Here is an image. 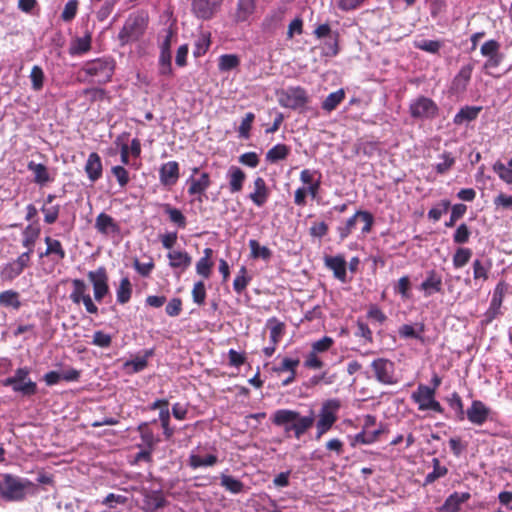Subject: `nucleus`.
<instances>
[{
  "label": "nucleus",
  "mask_w": 512,
  "mask_h": 512,
  "mask_svg": "<svg viewBox=\"0 0 512 512\" xmlns=\"http://www.w3.org/2000/svg\"><path fill=\"white\" fill-rule=\"evenodd\" d=\"M159 178L164 186H173L179 179V164L176 161L164 163L159 170Z\"/></svg>",
  "instance_id": "obj_19"
},
{
  "label": "nucleus",
  "mask_w": 512,
  "mask_h": 512,
  "mask_svg": "<svg viewBox=\"0 0 512 512\" xmlns=\"http://www.w3.org/2000/svg\"><path fill=\"white\" fill-rule=\"evenodd\" d=\"M132 294V285L127 277L121 279L120 284L116 290L117 302L120 304L127 303Z\"/></svg>",
  "instance_id": "obj_39"
},
{
  "label": "nucleus",
  "mask_w": 512,
  "mask_h": 512,
  "mask_svg": "<svg viewBox=\"0 0 512 512\" xmlns=\"http://www.w3.org/2000/svg\"><path fill=\"white\" fill-rule=\"evenodd\" d=\"M267 326L270 329V341L277 345L284 334V324L276 319H270L267 322Z\"/></svg>",
  "instance_id": "obj_43"
},
{
  "label": "nucleus",
  "mask_w": 512,
  "mask_h": 512,
  "mask_svg": "<svg viewBox=\"0 0 512 512\" xmlns=\"http://www.w3.org/2000/svg\"><path fill=\"white\" fill-rule=\"evenodd\" d=\"M278 101L282 107L299 109L308 103L309 97L303 88L290 87L278 93Z\"/></svg>",
  "instance_id": "obj_9"
},
{
  "label": "nucleus",
  "mask_w": 512,
  "mask_h": 512,
  "mask_svg": "<svg viewBox=\"0 0 512 512\" xmlns=\"http://www.w3.org/2000/svg\"><path fill=\"white\" fill-rule=\"evenodd\" d=\"M146 28L145 19L141 16H130L124 23L118 38L121 45L137 41Z\"/></svg>",
  "instance_id": "obj_4"
},
{
  "label": "nucleus",
  "mask_w": 512,
  "mask_h": 512,
  "mask_svg": "<svg viewBox=\"0 0 512 512\" xmlns=\"http://www.w3.org/2000/svg\"><path fill=\"white\" fill-rule=\"evenodd\" d=\"M96 230L105 236H113L120 233L119 224L108 214L100 213L95 221Z\"/></svg>",
  "instance_id": "obj_17"
},
{
  "label": "nucleus",
  "mask_w": 512,
  "mask_h": 512,
  "mask_svg": "<svg viewBox=\"0 0 512 512\" xmlns=\"http://www.w3.org/2000/svg\"><path fill=\"white\" fill-rule=\"evenodd\" d=\"M315 417L311 411L307 416H301L297 411L290 409H280L275 411L272 416V422L276 426L283 427L285 432H293L297 439L312 427Z\"/></svg>",
  "instance_id": "obj_1"
},
{
  "label": "nucleus",
  "mask_w": 512,
  "mask_h": 512,
  "mask_svg": "<svg viewBox=\"0 0 512 512\" xmlns=\"http://www.w3.org/2000/svg\"><path fill=\"white\" fill-rule=\"evenodd\" d=\"M470 498V494L454 492L444 502L440 508L441 512H458L460 506Z\"/></svg>",
  "instance_id": "obj_23"
},
{
  "label": "nucleus",
  "mask_w": 512,
  "mask_h": 512,
  "mask_svg": "<svg viewBox=\"0 0 512 512\" xmlns=\"http://www.w3.org/2000/svg\"><path fill=\"white\" fill-rule=\"evenodd\" d=\"M341 403L338 399H329L322 404L319 419L316 424V438L319 439L325 434L337 420V412Z\"/></svg>",
  "instance_id": "obj_3"
},
{
  "label": "nucleus",
  "mask_w": 512,
  "mask_h": 512,
  "mask_svg": "<svg viewBox=\"0 0 512 512\" xmlns=\"http://www.w3.org/2000/svg\"><path fill=\"white\" fill-rule=\"evenodd\" d=\"M165 505V499L160 493L152 492L146 494L143 500V510L145 512H156Z\"/></svg>",
  "instance_id": "obj_32"
},
{
  "label": "nucleus",
  "mask_w": 512,
  "mask_h": 512,
  "mask_svg": "<svg viewBox=\"0 0 512 512\" xmlns=\"http://www.w3.org/2000/svg\"><path fill=\"white\" fill-rule=\"evenodd\" d=\"M187 183L189 184L188 193L190 195L202 194L210 185L209 175L208 173L204 172L198 179L190 177L187 180Z\"/></svg>",
  "instance_id": "obj_28"
},
{
  "label": "nucleus",
  "mask_w": 512,
  "mask_h": 512,
  "mask_svg": "<svg viewBox=\"0 0 512 512\" xmlns=\"http://www.w3.org/2000/svg\"><path fill=\"white\" fill-rule=\"evenodd\" d=\"M471 256L472 251L469 248H458L453 256L454 267L457 269L462 268L469 262Z\"/></svg>",
  "instance_id": "obj_48"
},
{
  "label": "nucleus",
  "mask_w": 512,
  "mask_h": 512,
  "mask_svg": "<svg viewBox=\"0 0 512 512\" xmlns=\"http://www.w3.org/2000/svg\"><path fill=\"white\" fill-rule=\"evenodd\" d=\"M203 254V257H201L196 263V272L203 278L208 279L213 268V261L211 260L213 250L211 248H205Z\"/></svg>",
  "instance_id": "obj_26"
},
{
  "label": "nucleus",
  "mask_w": 512,
  "mask_h": 512,
  "mask_svg": "<svg viewBox=\"0 0 512 512\" xmlns=\"http://www.w3.org/2000/svg\"><path fill=\"white\" fill-rule=\"evenodd\" d=\"M112 337L109 334L104 333L103 331H96L93 335L92 343L95 346L101 348H107L111 345Z\"/></svg>",
  "instance_id": "obj_60"
},
{
  "label": "nucleus",
  "mask_w": 512,
  "mask_h": 512,
  "mask_svg": "<svg viewBox=\"0 0 512 512\" xmlns=\"http://www.w3.org/2000/svg\"><path fill=\"white\" fill-rule=\"evenodd\" d=\"M41 211L44 214V221L48 224H52L58 219L60 207H59V205H53V206L44 205L41 208Z\"/></svg>",
  "instance_id": "obj_58"
},
{
  "label": "nucleus",
  "mask_w": 512,
  "mask_h": 512,
  "mask_svg": "<svg viewBox=\"0 0 512 512\" xmlns=\"http://www.w3.org/2000/svg\"><path fill=\"white\" fill-rule=\"evenodd\" d=\"M470 230L466 224H461L455 231L453 235V240L455 243L464 244L468 242L470 237Z\"/></svg>",
  "instance_id": "obj_61"
},
{
  "label": "nucleus",
  "mask_w": 512,
  "mask_h": 512,
  "mask_svg": "<svg viewBox=\"0 0 512 512\" xmlns=\"http://www.w3.org/2000/svg\"><path fill=\"white\" fill-rule=\"evenodd\" d=\"M412 400L418 404L421 411L432 410L438 413L443 411L440 403L435 400L434 389L426 385L420 384L411 394Z\"/></svg>",
  "instance_id": "obj_6"
},
{
  "label": "nucleus",
  "mask_w": 512,
  "mask_h": 512,
  "mask_svg": "<svg viewBox=\"0 0 512 512\" xmlns=\"http://www.w3.org/2000/svg\"><path fill=\"white\" fill-rule=\"evenodd\" d=\"M358 222H362L361 232L367 234L371 231L373 225V216L367 211H357L350 217L343 226L338 227V233L341 239L347 238L356 228Z\"/></svg>",
  "instance_id": "obj_8"
},
{
  "label": "nucleus",
  "mask_w": 512,
  "mask_h": 512,
  "mask_svg": "<svg viewBox=\"0 0 512 512\" xmlns=\"http://www.w3.org/2000/svg\"><path fill=\"white\" fill-rule=\"evenodd\" d=\"M30 264L27 254H20L17 259L7 263L1 270V278L5 281H12L18 277Z\"/></svg>",
  "instance_id": "obj_14"
},
{
  "label": "nucleus",
  "mask_w": 512,
  "mask_h": 512,
  "mask_svg": "<svg viewBox=\"0 0 512 512\" xmlns=\"http://www.w3.org/2000/svg\"><path fill=\"white\" fill-rule=\"evenodd\" d=\"M326 266L334 272L335 277L344 279L346 276V261L342 256L326 257Z\"/></svg>",
  "instance_id": "obj_31"
},
{
  "label": "nucleus",
  "mask_w": 512,
  "mask_h": 512,
  "mask_svg": "<svg viewBox=\"0 0 512 512\" xmlns=\"http://www.w3.org/2000/svg\"><path fill=\"white\" fill-rule=\"evenodd\" d=\"M455 157L450 152H444L440 155V162L434 168L437 174H446L455 164Z\"/></svg>",
  "instance_id": "obj_42"
},
{
  "label": "nucleus",
  "mask_w": 512,
  "mask_h": 512,
  "mask_svg": "<svg viewBox=\"0 0 512 512\" xmlns=\"http://www.w3.org/2000/svg\"><path fill=\"white\" fill-rule=\"evenodd\" d=\"M269 197V189L262 177L254 180V190L249 194L250 200L258 207L263 206Z\"/></svg>",
  "instance_id": "obj_20"
},
{
  "label": "nucleus",
  "mask_w": 512,
  "mask_h": 512,
  "mask_svg": "<svg viewBox=\"0 0 512 512\" xmlns=\"http://www.w3.org/2000/svg\"><path fill=\"white\" fill-rule=\"evenodd\" d=\"M192 298L194 303L203 305L206 298V288L202 281H198L194 284L192 289Z\"/></svg>",
  "instance_id": "obj_55"
},
{
  "label": "nucleus",
  "mask_w": 512,
  "mask_h": 512,
  "mask_svg": "<svg viewBox=\"0 0 512 512\" xmlns=\"http://www.w3.org/2000/svg\"><path fill=\"white\" fill-rule=\"evenodd\" d=\"M83 71L92 77L97 78V82L106 83L110 81L114 72V63L109 59H96L88 62L83 67Z\"/></svg>",
  "instance_id": "obj_7"
},
{
  "label": "nucleus",
  "mask_w": 512,
  "mask_h": 512,
  "mask_svg": "<svg viewBox=\"0 0 512 512\" xmlns=\"http://www.w3.org/2000/svg\"><path fill=\"white\" fill-rule=\"evenodd\" d=\"M432 463L433 471L426 475L425 484L433 483L435 480L444 477L448 472V469L440 464L438 458H433Z\"/></svg>",
  "instance_id": "obj_46"
},
{
  "label": "nucleus",
  "mask_w": 512,
  "mask_h": 512,
  "mask_svg": "<svg viewBox=\"0 0 512 512\" xmlns=\"http://www.w3.org/2000/svg\"><path fill=\"white\" fill-rule=\"evenodd\" d=\"M229 189L231 193H237L242 190L246 179L245 173L237 166H231L228 170Z\"/></svg>",
  "instance_id": "obj_25"
},
{
  "label": "nucleus",
  "mask_w": 512,
  "mask_h": 512,
  "mask_svg": "<svg viewBox=\"0 0 512 512\" xmlns=\"http://www.w3.org/2000/svg\"><path fill=\"white\" fill-rule=\"evenodd\" d=\"M164 212L169 216L171 222L177 224L179 227L186 226V218L179 209L172 207L170 204L162 205Z\"/></svg>",
  "instance_id": "obj_44"
},
{
  "label": "nucleus",
  "mask_w": 512,
  "mask_h": 512,
  "mask_svg": "<svg viewBox=\"0 0 512 512\" xmlns=\"http://www.w3.org/2000/svg\"><path fill=\"white\" fill-rule=\"evenodd\" d=\"M222 0H193V13L201 19H209L217 11Z\"/></svg>",
  "instance_id": "obj_16"
},
{
  "label": "nucleus",
  "mask_w": 512,
  "mask_h": 512,
  "mask_svg": "<svg viewBox=\"0 0 512 512\" xmlns=\"http://www.w3.org/2000/svg\"><path fill=\"white\" fill-rule=\"evenodd\" d=\"M249 247L253 258H262L266 260L271 257V251L266 246H260L258 241L254 239L249 241Z\"/></svg>",
  "instance_id": "obj_51"
},
{
  "label": "nucleus",
  "mask_w": 512,
  "mask_h": 512,
  "mask_svg": "<svg viewBox=\"0 0 512 512\" xmlns=\"http://www.w3.org/2000/svg\"><path fill=\"white\" fill-rule=\"evenodd\" d=\"M437 111V105L427 97L421 96L410 104V113L414 118H433Z\"/></svg>",
  "instance_id": "obj_13"
},
{
  "label": "nucleus",
  "mask_w": 512,
  "mask_h": 512,
  "mask_svg": "<svg viewBox=\"0 0 512 512\" xmlns=\"http://www.w3.org/2000/svg\"><path fill=\"white\" fill-rule=\"evenodd\" d=\"M289 147L285 144H277L266 153V160L269 162H277L285 159L289 154Z\"/></svg>",
  "instance_id": "obj_41"
},
{
  "label": "nucleus",
  "mask_w": 512,
  "mask_h": 512,
  "mask_svg": "<svg viewBox=\"0 0 512 512\" xmlns=\"http://www.w3.org/2000/svg\"><path fill=\"white\" fill-rule=\"evenodd\" d=\"M47 248L44 253L40 255V257L43 256H49V255H56L59 260H63L66 257L65 250L62 247V244L59 240L53 239L49 236L45 237L44 239Z\"/></svg>",
  "instance_id": "obj_33"
},
{
  "label": "nucleus",
  "mask_w": 512,
  "mask_h": 512,
  "mask_svg": "<svg viewBox=\"0 0 512 512\" xmlns=\"http://www.w3.org/2000/svg\"><path fill=\"white\" fill-rule=\"evenodd\" d=\"M218 462V457L214 454L200 455L196 451H192L189 455V465L193 469L201 467H212Z\"/></svg>",
  "instance_id": "obj_27"
},
{
  "label": "nucleus",
  "mask_w": 512,
  "mask_h": 512,
  "mask_svg": "<svg viewBox=\"0 0 512 512\" xmlns=\"http://www.w3.org/2000/svg\"><path fill=\"white\" fill-rule=\"evenodd\" d=\"M240 65V58L235 54H224L219 57L218 68L221 72H228Z\"/></svg>",
  "instance_id": "obj_38"
},
{
  "label": "nucleus",
  "mask_w": 512,
  "mask_h": 512,
  "mask_svg": "<svg viewBox=\"0 0 512 512\" xmlns=\"http://www.w3.org/2000/svg\"><path fill=\"white\" fill-rule=\"evenodd\" d=\"M420 288L426 296L440 292L442 289V278L434 270L428 272L426 279L421 283Z\"/></svg>",
  "instance_id": "obj_24"
},
{
  "label": "nucleus",
  "mask_w": 512,
  "mask_h": 512,
  "mask_svg": "<svg viewBox=\"0 0 512 512\" xmlns=\"http://www.w3.org/2000/svg\"><path fill=\"white\" fill-rule=\"evenodd\" d=\"M73 290L70 294V299L75 304H80L81 302L84 304L86 311L91 314H96L98 312L97 306L94 304L91 296L86 293L87 285L81 279H74L72 281Z\"/></svg>",
  "instance_id": "obj_11"
},
{
  "label": "nucleus",
  "mask_w": 512,
  "mask_h": 512,
  "mask_svg": "<svg viewBox=\"0 0 512 512\" xmlns=\"http://www.w3.org/2000/svg\"><path fill=\"white\" fill-rule=\"evenodd\" d=\"M152 352H147L145 356L143 357H136L135 359L131 361H127L125 363V366L127 368H131L132 372H140L147 366V357L151 355Z\"/></svg>",
  "instance_id": "obj_59"
},
{
  "label": "nucleus",
  "mask_w": 512,
  "mask_h": 512,
  "mask_svg": "<svg viewBox=\"0 0 512 512\" xmlns=\"http://www.w3.org/2000/svg\"><path fill=\"white\" fill-rule=\"evenodd\" d=\"M39 235H40L39 226L32 225V224L26 226V228L22 232V236H23L22 245H23V247H25L27 249L26 252H24L23 254H27L29 260L31 259V255L34 252V246H35L37 239L39 238Z\"/></svg>",
  "instance_id": "obj_21"
},
{
  "label": "nucleus",
  "mask_w": 512,
  "mask_h": 512,
  "mask_svg": "<svg viewBox=\"0 0 512 512\" xmlns=\"http://www.w3.org/2000/svg\"><path fill=\"white\" fill-rule=\"evenodd\" d=\"M490 269H491V263L490 262L485 264L481 260L476 259L473 262V276H474V279L475 280H478V279L487 280L488 279V273H489Z\"/></svg>",
  "instance_id": "obj_49"
},
{
  "label": "nucleus",
  "mask_w": 512,
  "mask_h": 512,
  "mask_svg": "<svg viewBox=\"0 0 512 512\" xmlns=\"http://www.w3.org/2000/svg\"><path fill=\"white\" fill-rule=\"evenodd\" d=\"M27 168L34 174L35 183L42 186L52 181V178L50 177V174L45 165L30 161L27 165Z\"/></svg>",
  "instance_id": "obj_29"
},
{
  "label": "nucleus",
  "mask_w": 512,
  "mask_h": 512,
  "mask_svg": "<svg viewBox=\"0 0 512 512\" xmlns=\"http://www.w3.org/2000/svg\"><path fill=\"white\" fill-rule=\"evenodd\" d=\"M171 52L160 51L159 56V73L161 75H172Z\"/></svg>",
  "instance_id": "obj_52"
},
{
  "label": "nucleus",
  "mask_w": 512,
  "mask_h": 512,
  "mask_svg": "<svg viewBox=\"0 0 512 512\" xmlns=\"http://www.w3.org/2000/svg\"><path fill=\"white\" fill-rule=\"evenodd\" d=\"M85 172L92 182L97 181L102 176V162L96 152L89 154L85 164Z\"/></svg>",
  "instance_id": "obj_22"
},
{
  "label": "nucleus",
  "mask_w": 512,
  "mask_h": 512,
  "mask_svg": "<svg viewBox=\"0 0 512 512\" xmlns=\"http://www.w3.org/2000/svg\"><path fill=\"white\" fill-rule=\"evenodd\" d=\"M169 266L177 275L185 272L192 263V257L186 251L171 250L167 254Z\"/></svg>",
  "instance_id": "obj_15"
},
{
  "label": "nucleus",
  "mask_w": 512,
  "mask_h": 512,
  "mask_svg": "<svg viewBox=\"0 0 512 512\" xmlns=\"http://www.w3.org/2000/svg\"><path fill=\"white\" fill-rule=\"evenodd\" d=\"M29 369L19 368L12 377L3 381L5 386H11L13 391L23 395H33L36 393V383L29 379Z\"/></svg>",
  "instance_id": "obj_5"
},
{
  "label": "nucleus",
  "mask_w": 512,
  "mask_h": 512,
  "mask_svg": "<svg viewBox=\"0 0 512 512\" xmlns=\"http://www.w3.org/2000/svg\"><path fill=\"white\" fill-rule=\"evenodd\" d=\"M0 305L19 309L21 302L18 292L14 290H6L0 293Z\"/></svg>",
  "instance_id": "obj_40"
},
{
  "label": "nucleus",
  "mask_w": 512,
  "mask_h": 512,
  "mask_svg": "<svg viewBox=\"0 0 512 512\" xmlns=\"http://www.w3.org/2000/svg\"><path fill=\"white\" fill-rule=\"evenodd\" d=\"M6 479V502L23 501L27 495H33L37 492L36 485L28 479L20 478L12 474H5Z\"/></svg>",
  "instance_id": "obj_2"
},
{
  "label": "nucleus",
  "mask_w": 512,
  "mask_h": 512,
  "mask_svg": "<svg viewBox=\"0 0 512 512\" xmlns=\"http://www.w3.org/2000/svg\"><path fill=\"white\" fill-rule=\"evenodd\" d=\"M334 344V340L331 337L325 336L315 342L312 343L311 351L318 354L324 353L328 351L332 345Z\"/></svg>",
  "instance_id": "obj_56"
},
{
  "label": "nucleus",
  "mask_w": 512,
  "mask_h": 512,
  "mask_svg": "<svg viewBox=\"0 0 512 512\" xmlns=\"http://www.w3.org/2000/svg\"><path fill=\"white\" fill-rule=\"evenodd\" d=\"M499 49H500V45L497 41L489 40V41H486L481 46L480 51L483 56L488 57V56H494V55L500 54Z\"/></svg>",
  "instance_id": "obj_62"
},
{
  "label": "nucleus",
  "mask_w": 512,
  "mask_h": 512,
  "mask_svg": "<svg viewBox=\"0 0 512 512\" xmlns=\"http://www.w3.org/2000/svg\"><path fill=\"white\" fill-rule=\"evenodd\" d=\"M481 108L478 107H465L462 108L454 117V123L457 125H462L464 123L470 122L477 118L478 113Z\"/></svg>",
  "instance_id": "obj_35"
},
{
  "label": "nucleus",
  "mask_w": 512,
  "mask_h": 512,
  "mask_svg": "<svg viewBox=\"0 0 512 512\" xmlns=\"http://www.w3.org/2000/svg\"><path fill=\"white\" fill-rule=\"evenodd\" d=\"M371 368L378 382L385 385H392L397 382L395 378V367L392 361L386 358H377L372 361Z\"/></svg>",
  "instance_id": "obj_10"
},
{
  "label": "nucleus",
  "mask_w": 512,
  "mask_h": 512,
  "mask_svg": "<svg viewBox=\"0 0 512 512\" xmlns=\"http://www.w3.org/2000/svg\"><path fill=\"white\" fill-rule=\"evenodd\" d=\"M221 486H223L226 490L231 493L238 494L243 491L244 485L238 479L231 477L229 475H221Z\"/></svg>",
  "instance_id": "obj_45"
},
{
  "label": "nucleus",
  "mask_w": 512,
  "mask_h": 512,
  "mask_svg": "<svg viewBox=\"0 0 512 512\" xmlns=\"http://www.w3.org/2000/svg\"><path fill=\"white\" fill-rule=\"evenodd\" d=\"M493 170L505 183L512 184V167L508 163L505 165L498 161L493 165Z\"/></svg>",
  "instance_id": "obj_50"
},
{
  "label": "nucleus",
  "mask_w": 512,
  "mask_h": 512,
  "mask_svg": "<svg viewBox=\"0 0 512 512\" xmlns=\"http://www.w3.org/2000/svg\"><path fill=\"white\" fill-rule=\"evenodd\" d=\"M254 10V0H239L236 11V20L246 21L254 13Z\"/></svg>",
  "instance_id": "obj_34"
},
{
  "label": "nucleus",
  "mask_w": 512,
  "mask_h": 512,
  "mask_svg": "<svg viewBox=\"0 0 512 512\" xmlns=\"http://www.w3.org/2000/svg\"><path fill=\"white\" fill-rule=\"evenodd\" d=\"M344 98L345 92L343 89L330 93L322 103L323 110L327 112L333 111L344 100Z\"/></svg>",
  "instance_id": "obj_36"
},
{
  "label": "nucleus",
  "mask_w": 512,
  "mask_h": 512,
  "mask_svg": "<svg viewBox=\"0 0 512 512\" xmlns=\"http://www.w3.org/2000/svg\"><path fill=\"white\" fill-rule=\"evenodd\" d=\"M323 361L317 356L316 353L310 351L305 358L304 366L309 369H321L323 367Z\"/></svg>",
  "instance_id": "obj_64"
},
{
  "label": "nucleus",
  "mask_w": 512,
  "mask_h": 512,
  "mask_svg": "<svg viewBox=\"0 0 512 512\" xmlns=\"http://www.w3.org/2000/svg\"><path fill=\"white\" fill-rule=\"evenodd\" d=\"M473 67L471 65L463 66L453 81L456 90L462 91L466 88L472 74Z\"/></svg>",
  "instance_id": "obj_37"
},
{
  "label": "nucleus",
  "mask_w": 512,
  "mask_h": 512,
  "mask_svg": "<svg viewBox=\"0 0 512 512\" xmlns=\"http://www.w3.org/2000/svg\"><path fill=\"white\" fill-rule=\"evenodd\" d=\"M489 413L490 409L481 401H473L472 405L466 411L468 420L476 425L485 423Z\"/></svg>",
  "instance_id": "obj_18"
},
{
  "label": "nucleus",
  "mask_w": 512,
  "mask_h": 512,
  "mask_svg": "<svg viewBox=\"0 0 512 512\" xmlns=\"http://www.w3.org/2000/svg\"><path fill=\"white\" fill-rule=\"evenodd\" d=\"M415 47L429 53H437L441 48V43L436 40H420L415 42Z\"/></svg>",
  "instance_id": "obj_57"
},
{
  "label": "nucleus",
  "mask_w": 512,
  "mask_h": 512,
  "mask_svg": "<svg viewBox=\"0 0 512 512\" xmlns=\"http://www.w3.org/2000/svg\"><path fill=\"white\" fill-rule=\"evenodd\" d=\"M249 281H250V278L247 276L246 268L245 267H241V269L239 270L238 275L236 276V278L234 279V282H233L234 290L237 293H241L242 291L245 290V288L247 287Z\"/></svg>",
  "instance_id": "obj_53"
},
{
  "label": "nucleus",
  "mask_w": 512,
  "mask_h": 512,
  "mask_svg": "<svg viewBox=\"0 0 512 512\" xmlns=\"http://www.w3.org/2000/svg\"><path fill=\"white\" fill-rule=\"evenodd\" d=\"M78 10V1L77 0H69L61 13V19L65 22H70L73 20L77 14Z\"/></svg>",
  "instance_id": "obj_54"
},
{
  "label": "nucleus",
  "mask_w": 512,
  "mask_h": 512,
  "mask_svg": "<svg viewBox=\"0 0 512 512\" xmlns=\"http://www.w3.org/2000/svg\"><path fill=\"white\" fill-rule=\"evenodd\" d=\"M29 78L31 80L32 89L34 91H40L43 88L45 75L43 69L40 66L34 65L32 67Z\"/></svg>",
  "instance_id": "obj_47"
},
{
  "label": "nucleus",
  "mask_w": 512,
  "mask_h": 512,
  "mask_svg": "<svg viewBox=\"0 0 512 512\" xmlns=\"http://www.w3.org/2000/svg\"><path fill=\"white\" fill-rule=\"evenodd\" d=\"M87 276L93 285L95 300L101 302L103 298L109 293L108 275L106 269L104 267H99L94 271H89Z\"/></svg>",
  "instance_id": "obj_12"
},
{
  "label": "nucleus",
  "mask_w": 512,
  "mask_h": 512,
  "mask_svg": "<svg viewBox=\"0 0 512 512\" xmlns=\"http://www.w3.org/2000/svg\"><path fill=\"white\" fill-rule=\"evenodd\" d=\"M254 114L249 112L245 115V117L242 119V122L239 127V134L243 138H248L249 131L251 129L252 122L254 121Z\"/></svg>",
  "instance_id": "obj_63"
},
{
  "label": "nucleus",
  "mask_w": 512,
  "mask_h": 512,
  "mask_svg": "<svg viewBox=\"0 0 512 512\" xmlns=\"http://www.w3.org/2000/svg\"><path fill=\"white\" fill-rule=\"evenodd\" d=\"M91 35L85 34L83 37L73 39L69 46L70 55H81L91 49Z\"/></svg>",
  "instance_id": "obj_30"
}]
</instances>
